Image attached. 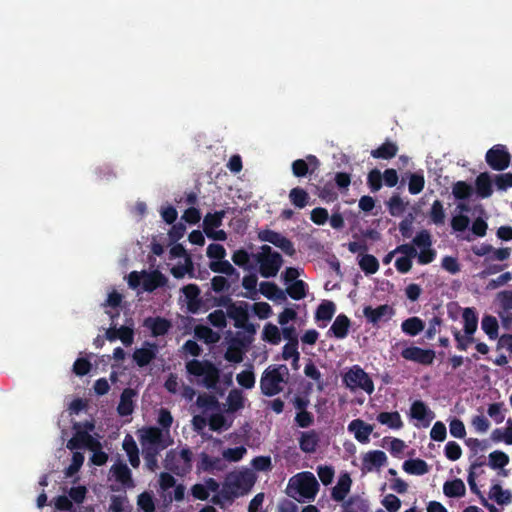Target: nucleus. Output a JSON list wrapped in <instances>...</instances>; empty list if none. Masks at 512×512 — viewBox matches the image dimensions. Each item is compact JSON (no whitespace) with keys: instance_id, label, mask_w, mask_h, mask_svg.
Instances as JSON below:
<instances>
[{"instance_id":"0eeeda50","label":"nucleus","mask_w":512,"mask_h":512,"mask_svg":"<svg viewBox=\"0 0 512 512\" xmlns=\"http://www.w3.org/2000/svg\"><path fill=\"white\" fill-rule=\"evenodd\" d=\"M343 382L351 390L362 389L369 395L374 392L373 380L359 365H353L343 375Z\"/></svg>"},{"instance_id":"393cba45","label":"nucleus","mask_w":512,"mask_h":512,"mask_svg":"<svg viewBox=\"0 0 512 512\" xmlns=\"http://www.w3.org/2000/svg\"><path fill=\"white\" fill-rule=\"evenodd\" d=\"M137 395V392L132 388H125L120 396V401L117 406V412L120 416L126 417L134 411L133 398Z\"/></svg>"},{"instance_id":"dca6fc26","label":"nucleus","mask_w":512,"mask_h":512,"mask_svg":"<svg viewBox=\"0 0 512 512\" xmlns=\"http://www.w3.org/2000/svg\"><path fill=\"white\" fill-rule=\"evenodd\" d=\"M320 166V161L315 155H308L306 160L297 159L292 162V173L295 177H305L308 173L312 174Z\"/></svg>"},{"instance_id":"8fccbe9b","label":"nucleus","mask_w":512,"mask_h":512,"mask_svg":"<svg viewBox=\"0 0 512 512\" xmlns=\"http://www.w3.org/2000/svg\"><path fill=\"white\" fill-rule=\"evenodd\" d=\"M287 294L294 300H301L306 297L307 285L303 280H295L286 289Z\"/></svg>"},{"instance_id":"e433bc0d","label":"nucleus","mask_w":512,"mask_h":512,"mask_svg":"<svg viewBox=\"0 0 512 512\" xmlns=\"http://www.w3.org/2000/svg\"><path fill=\"white\" fill-rule=\"evenodd\" d=\"M342 507V512H369L368 501L358 495L351 496Z\"/></svg>"},{"instance_id":"c85d7f7f","label":"nucleus","mask_w":512,"mask_h":512,"mask_svg":"<svg viewBox=\"0 0 512 512\" xmlns=\"http://www.w3.org/2000/svg\"><path fill=\"white\" fill-rule=\"evenodd\" d=\"M319 441V434L315 430L302 432L299 439V447L305 453H314Z\"/></svg>"},{"instance_id":"338daca9","label":"nucleus","mask_w":512,"mask_h":512,"mask_svg":"<svg viewBox=\"0 0 512 512\" xmlns=\"http://www.w3.org/2000/svg\"><path fill=\"white\" fill-rule=\"evenodd\" d=\"M236 380L245 389H251L255 385V375L250 370H244L237 374Z\"/></svg>"},{"instance_id":"20e7f679","label":"nucleus","mask_w":512,"mask_h":512,"mask_svg":"<svg viewBox=\"0 0 512 512\" xmlns=\"http://www.w3.org/2000/svg\"><path fill=\"white\" fill-rule=\"evenodd\" d=\"M259 265V273L264 278L275 277L283 264L282 256L269 245H262L260 252L252 254Z\"/></svg>"},{"instance_id":"ddd939ff","label":"nucleus","mask_w":512,"mask_h":512,"mask_svg":"<svg viewBox=\"0 0 512 512\" xmlns=\"http://www.w3.org/2000/svg\"><path fill=\"white\" fill-rule=\"evenodd\" d=\"M485 160L490 168L496 171H503L509 167L511 155L506 146L502 144L494 145L485 155Z\"/></svg>"},{"instance_id":"2eb2a0df","label":"nucleus","mask_w":512,"mask_h":512,"mask_svg":"<svg viewBox=\"0 0 512 512\" xmlns=\"http://www.w3.org/2000/svg\"><path fill=\"white\" fill-rule=\"evenodd\" d=\"M393 314V308L387 304L379 305L376 308L372 306H365L363 308V315L373 326H378L379 322L382 320H389Z\"/></svg>"},{"instance_id":"2f4dec72","label":"nucleus","mask_w":512,"mask_h":512,"mask_svg":"<svg viewBox=\"0 0 512 512\" xmlns=\"http://www.w3.org/2000/svg\"><path fill=\"white\" fill-rule=\"evenodd\" d=\"M220 490L221 496L228 503H232L235 498H237L240 495H243V493H241L238 482L233 481V478H231L229 474L226 476L225 481Z\"/></svg>"},{"instance_id":"603ef678","label":"nucleus","mask_w":512,"mask_h":512,"mask_svg":"<svg viewBox=\"0 0 512 512\" xmlns=\"http://www.w3.org/2000/svg\"><path fill=\"white\" fill-rule=\"evenodd\" d=\"M429 218H430V221L437 226L444 224L445 210H444L443 204L440 200H435L432 203V206H431V209L429 212Z\"/></svg>"},{"instance_id":"423d86ee","label":"nucleus","mask_w":512,"mask_h":512,"mask_svg":"<svg viewBox=\"0 0 512 512\" xmlns=\"http://www.w3.org/2000/svg\"><path fill=\"white\" fill-rule=\"evenodd\" d=\"M143 457H158L161 450L167 447L163 440V433L157 427H149L141 435Z\"/></svg>"},{"instance_id":"5701e85b","label":"nucleus","mask_w":512,"mask_h":512,"mask_svg":"<svg viewBox=\"0 0 512 512\" xmlns=\"http://www.w3.org/2000/svg\"><path fill=\"white\" fill-rule=\"evenodd\" d=\"M144 326L151 331L153 337L166 335L172 324L170 320L163 317H148L144 320Z\"/></svg>"},{"instance_id":"3c124183","label":"nucleus","mask_w":512,"mask_h":512,"mask_svg":"<svg viewBox=\"0 0 512 512\" xmlns=\"http://www.w3.org/2000/svg\"><path fill=\"white\" fill-rule=\"evenodd\" d=\"M262 339L272 345H277L281 341V332L276 325L267 323L263 328Z\"/></svg>"},{"instance_id":"7c9ffc66","label":"nucleus","mask_w":512,"mask_h":512,"mask_svg":"<svg viewBox=\"0 0 512 512\" xmlns=\"http://www.w3.org/2000/svg\"><path fill=\"white\" fill-rule=\"evenodd\" d=\"M476 192L480 198H489L492 193V180L488 172L480 173L475 180Z\"/></svg>"},{"instance_id":"39448f33","label":"nucleus","mask_w":512,"mask_h":512,"mask_svg":"<svg viewBox=\"0 0 512 512\" xmlns=\"http://www.w3.org/2000/svg\"><path fill=\"white\" fill-rule=\"evenodd\" d=\"M254 335L245 331H238L229 340L224 358L231 363H240L244 359L245 353L249 350L254 341Z\"/></svg>"},{"instance_id":"e2e57ef3","label":"nucleus","mask_w":512,"mask_h":512,"mask_svg":"<svg viewBox=\"0 0 512 512\" xmlns=\"http://www.w3.org/2000/svg\"><path fill=\"white\" fill-rule=\"evenodd\" d=\"M227 312L223 310H215L208 315V321L210 324L218 329H224L227 326Z\"/></svg>"},{"instance_id":"ea45409f","label":"nucleus","mask_w":512,"mask_h":512,"mask_svg":"<svg viewBox=\"0 0 512 512\" xmlns=\"http://www.w3.org/2000/svg\"><path fill=\"white\" fill-rule=\"evenodd\" d=\"M489 498L499 505H508L512 502V494L509 490H504L500 484H494L490 488Z\"/></svg>"},{"instance_id":"49530a36","label":"nucleus","mask_w":512,"mask_h":512,"mask_svg":"<svg viewBox=\"0 0 512 512\" xmlns=\"http://www.w3.org/2000/svg\"><path fill=\"white\" fill-rule=\"evenodd\" d=\"M290 202L297 208H304L309 201V194L301 187L292 188L289 192Z\"/></svg>"},{"instance_id":"1a4fd4ad","label":"nucleus","mask_w":512,"mask_h":512,"mask_svg":"<svg viewBox=\"0 0 512 512\" xmlns=\"http://www.w3.org/2000/svg\"><path fill=\"white\" fill-rule=\"evenodd\" d=\"M432 236L426 229L419 231L413 238V244L420 249L417 260L421 265H427L436 258V251L432 248Z\"/></svg>"},{"instance_id":"680f3d73","label":"nucleus","mask_w":512,"mask_h":512,"mask_svg":"<svg viewBox=\"0 0 512 512\" xmlns=\"http://www.w3.org/2000/svg\"><path fill=\"white\" fill-rule=\"evenodd\" d=\"M383 177L378 169H372L367 176V184L371 192H377L382 188Z\"/></svg>"},{"instance_id":"79ce46f5","label":"nucleus","mask_w":512,"mask_h":512,"mask_svg":"<svg viewBox=\"0 0 512 512\" xmlns=\"http://www.w3.org/2000/svg\"><path fill=\"white\" fill-rule=\"evenodd\" d=\"M425 328L424 322L419 317H410L401 324L402 331L409 336H416Z\"/></svg>"},{"instance_id":"052dcab7","label":"nucleus","mask_w":512,"mask_h":512,"mask_svg":"<svg viewBox=\"0 0 512 512\" xmlns=\"http://www.w3.org/2000/svg\"><path fill=\"white\" fill-rule=\"evenodd\" d=\"M453 336H454V339L457 342L456 347L460 351H466L470 344L476 342V340L474 338V335H472V334L467 335L465 333H464V335H462L460 333V331L457 330L456 328L453 331Z\"/></svg>"},{"instance_id":"6ab92c4d","label":"nucleus","mask_w":512,"mask_h":512,"mask_svg":"<svg viewBox=\"0 0 512 512\" xmlns=\"http://www.w3.org/2000/svg\"><path fill=\"white\" fill-rule=\"evenodd\" d=\"M157 354V345L146 341L144 347L138 348L133 352V360L139 367H145L149 365Z\"/></svg>"},{"instance_id":"a878e982","label":"nucleus","mask_w":512,"mask_h":512,"mask_svg":"<svg viewBox=\"0 0 512 512\" xmlns=\"http://www.w3.org/2000/svg\"><path fill=\"white\" fill-rule=\"evenodd\" d=\"M352 480L348 473L341 474L337 484L333 487L331 497L334 501H344L347 494L350 492Z\"/></svg>"},{"instance_id":"f3484780","label":"nucleus","mask_w":512,"mask_h":512,"mask_svg":"<svg viewBox=\"0 0 512 512\" xmlns=\"http://www.w3.org/2000/svg\"><path fill=\"white\" fill-rule=\"evenodd\" d=\"M110 473L112 474L114 480L120 483L124 488H134L135 483L132 478V472L127 464L122 461H117L110 468Z\"/></svg>"},{"instance_id":"f03ea898","label":"nucleus","mask_w":512,"mask_h":512,"mask_svg":"<svg viewBox=\"0 0 512 512\" xmlns=\"http://www.w3.org/2000/svg\"><path fill=\"white\" fill-rule=\"evenodd\" d=\"M186 371L189 375L202 377L201 384L209 389L214 390L220 381V370L208 360L192 359L185 364Z\"/></svg>"},{"instance_id":"5fc2aeb1","label":"nucleus","mask_w":512,"mask_h":512,"mask_svg":"<svg viewBox=\"0 0 512 512\" xmlns=\"http://www.w3.org/2000/svg\"><path fill=\"white\" fill-rule=\"evenodd\" d=\"M229 411L236 412L244 407V397L240 390L232 389L227 397Z\"/></svg>"},{"instance_id":"a211bd4d","label":"nucleus","mask_w":512,"mask_h":512,"mask_svg":"<svg viewBox=\"0 0 512 512\" xmlns=\"http://www.w3.org/2000/svg\"><path fill=\"white\" fill-rule=\"evenodd\" d=\"M187 301V309L191 313H197L202 306L201 290L196 284H188L181 288Z\"/></svg>"},{"instance_id":"bb28decb","label":"nucleus","mask_w":512,"mask_h":512,"mask_svg":"<svg viewBox=\"0 0 512 512\" xmlns=\"http://www.w3.org/2000/svg\"><path fill=\"white\" fill-rule=\"evenodd\" d=\"M350 326V319L345 314H339L328 330V334H332L337 339H344L349 333Z\"/></svg>"},{"instance_id":"7ed1b4c3","label":"nucleus","mask_w":512,"mask_h":512,"mask_svg":"<svg viewBox=\"0 0 512 512\" xmlns=\"http://www.w3.org/2000/svg\"><path fill=\"white\" fill-rule=\"evenodd\" d=\"M164 467L171 473L184 477L192 471L193 452L186 446L181 449H170L164 459Z\"/></svg>"},{"instance_id":"de8ad7c7","label":"nucleus","mask_w":512,"mask_h":512,"mask_svg":"<svg viewBox=\"0 0 512 512\" xmlns=\"http://www.w3.org/2000/svg\"><path fill=\"white\" fill-rule=\"evenodd\" d=\"M359 266L361 270L367 274H375L379 269V262L374 255L365 254L359 260Z\"/></svg>"},{"instance_id":"774afa93","label":"nucleus","mask_w":512,"mask_h":512,"mask_svg":"<svg viewBox=\"0 0 512 512\" xmlns=\"http://www.w3.org/2000/svg\"><path fill=\"white\" fill-rule=\"evenodd\" d=\"M494 183L496 188L500 191L512 188V173L509 172L495 175Z\"/></svg>"},{"instance_id":"f704fd0d","label":"nucleus","mask_w":512,"mask_h":512,"mask_svg":"<svg viewBox=\"0 0 512 512\" xmlns=\"http://www.w3.org/2000/svg\"><path fill=\"white\" fill-rule=\"evenodd\" d=\"M443 492L447 497L458 498L465 495L466 487L461 479L456 478L444 483Z\"/></svg>"},{"instance_id":"412c9836","label":"nucleus","mask_w":512,"mask_h":512,"mask_svg":"<svg viewBox=\"0 0 512 512\" xmlns=\"http://www.w3.org/2000/svg\"><path fill=\"white\" fill-rule=\"evenodd\" d=\"M348 431L354 434L355 439L366 444L370 441V435L373 432V426L365 423L361 419H354L348 425Z\"/></svg>"},{"instance_id":"f8f14e48","label":"nucleus","mask_w":512,"mask_h":512,"mask_svg":"<svg viewBox=\"0 0 512 512\" xmlns=\"http://www.w3.org/2000/svg\"><path fill=\"white\" fill-rule=\"evenodd\" d=\"M295 478L294 487L297 493L307 500H314L319 490V484L314 474L311 472H302Z\"/></svg>"},{"instance_id":"473e14b6","label":"nucleus","mask_w":512,"mask_h":512,"mask_svg":"<svg viewBox=\"0 0 512 512\" xmlns=\"http://www.w3.org/2000/svg\"><path fill=\"white\" fill-rule=\"evenodd\" d=\"M122 446L127 453L131 466L138 468L140 465L139 449L133 437L127 434L123 440Z\"/></svg>"},{"instance_id":"9d476101","label":"nucleus","mask_w":512,"mask_h":512,"mask_svg":"<svg viewBox=\"0 0 512 512\" xmlns=\"http://www.w3.org/2000/svg\"><path fill=\"white\" fill-rule=\"evenodd\" d=\"M258 239L262 242H268L279 248L283 253L292 257L296 254L294 243L284 235L271 229H262L258 232Z\"/></svg>"},{"instance_id":"cd10ccee","label":"nucleus","mask_w":512,"mask_h":512,"mask_svg":"<svg viewBox=\"0 0 512 512\" xmlns=\"http://www.w3.org/2000/svg\"><path fill=\"white\" fill-rule=\"evenodd\" d=\"M387 462L386 454L381 450L369 451L363 457V468L372 471L374 468H380Z\"/></svg>"},{"instance_id":"72a5a7b5","label":"nucleus","mask_w":512,"mask_h":512,"mask_svg":"<svg viewBox=\"0 0 512 512\" xmlns=\"http://www.w3.org/2000/svg\"><path fill=\"white\" fill-rule=\"evenodd\" d=\"M377 421L390 429L399 430L403 427V421L398 411L380 412L377 415Z\"/></svg>"},{"instance_id":"bf43d9fd","label":"nucleus","mask_w":512,"mask_h":512,"mask_svg":"<svg viewBox=\"0 0 512 512\" xmlns=\"http://www.w3.org/2000/svg\"><path fill=\"white\" fill-rule=\"evenodd\" d=\"M247 453V449L244 446H238L234 448H227L223 451V460L229 462H238Z\"/></svg>"},{"instance_id":"09e8293b","label":"nucleus","mask_w":512,"mask_h":512,"mask_svg":"<svg viewBox=\"0 0 512 512\" xmlns=\"http://www.w3.org/2000/svg\"><path fill=\"white\" fill-rule=\"evenodd\" d=\"M452 194L457 200H467L473 194V188L465 181H457L453 184Z\"/></svg>"},{"instance_id":"69168bd1","label":"nucleus","mask_w":512,"mask_h":512,"mask_svg":"<svg viewBox=\"0 0 512 512\" xmlns=\"http://www.w3.org/2000/svg\"><path fill=\"white\" fill-rule=\"evenodd\" d=\"M196 404L203 409L213 410L216 409L219 405L217 398L210 394H200L197 398Z\"/></svg>"},{"instance_id":"f257e3e1","label":"nucleus","mask_w":512,"mask_h":512,"mask_svg":"<svg viewBox=\"0 0 512 512\" xmlns=\"http://www.w3.org/2000/svg\"><path fill=\"white\" fill-rule=\"evenodd\" d=\"M289 375V369L286 365H270L267 367L260 379L261 393L267 397H272L282 392V384L286 383L285 377Z\"/></svg>"},{"instance_id":"58836bf2","label":"nucleus","mask_w":512,"mask_h":512,"mask_svg":"<svg viewBox=\"0 0 512 512\" xmlns=\"http://www.w3.org/2000/svg\"><path fill=\"white\" fill-rule=\"evenodd\" d=\"M194 335L197 339L204 341L206 344H215L220 340V334L218 332L201 324L195 327Z\"/></svg>"},{"instance_id":"a19ab883","label":"nucleus","mask_w":512,"mask_h":512,"mask_svg":"<svg viewBox=\"0 0 512 512\" xmlns=\"http://www.w3.org/2000/svg\"><path fill=\"white\" fill-rule=\"evenodd\" d=\"M260 292L266 298L273 300H286V295L275 283L264 281L260 283Z\"/></svg>"},{"instance_id":"c9c22d12","label":"nucleus","mask_w":512,"mask_h":512,"mask_svg":"<svg viewBox=\"0 0 512 512\" xmlns=\"http://www.w3.org/2000/svg\"><path fill=\"white\" fill-rule=\"evenodd\" d=\"M402 467L406 473L411 475H424L429 472V465L420 458L406 460Z\"/></svg>"},{"instance_id":"c756f323","label":"nucleus","mask_w":512,"mask_h":512,"mask_svg":"<svg viewBox=\"0 0 512 512\" xmlns=\"http://www.w3.org/2000/svg\"><path fill=\"white\" fill-rule=\"evenodd\" d=\"M398 146L395 142L386 140L378 148L371 150L370 155L375 159L389 160L397 155Z\"/></svg>"},{"instance_id":"6e6d98bb","label":"nucleus","mask_w":512,"mask_h":512,"mask_svg":"<svg viewBox=\"0 0 512 512\" xmlns=\"http://www.w3.org/2000/svg\"><path fill=\"white\" fill-rule=\"evenodd\" d=\"M509 463L508 455L503 451H493L489 454V466L492 469H502Z\"/></svg>"},{"instance_id":"864d4df0","label":"nucleus","mask_w":512,"mask_h":512,"mask_svg":"<svg viewBox=\"0 0 512 512\" xmlns=\"http://www.w3.org/2000/svg\"><path fill=\"white\" fill-rule=\"evenodd\" d=\"M229 476L233 478V481H237L241 490V493H247L254 484V478L249 473H230Z\"/></svg>"},{"instance_id":"b1692460","label":"nucleus","mask_w":512,"mask_h":512,"mask_svg":"<svg viewBox=\"0 0 512 512\" xmlns=\"http://www.w3.org/2000/svg\"><path fill=\"white\" fill-rule=\"evenodd\" d=\"M199 471L213 473L215 471H223L226 469V463L222 458L211 457L207 453L202 452L200 460L197 464Z\"/></svg>"},{"instance_id":"c03bdc74","label":"nucleus","mask_w":512,"mask_h":512,"mask_svg":"<svg viewBox=\"0 0 512 512\" xmlns=\"http://www.w3.org/2000/svg\"><path fill=\"white\" fill-rule=\"evenodd\" d=\"M481 328L490 340H495L498 338L499 325L496 317L492 315L483 316L481 320Z\"/></svg>"},{"instance_id":"4c0bfd02","label":"nucleus","mask_w":512,"mask_h":512,"mask_svg":"<svg viewBox=\"0 0 512 512\" xmlns=\"http://www.w3.org/2000/svg\"><path fill=\"white\" fill-rule=\"evenodd\" d=\"M462 318L464 322V333L474 335L478 327V316L475 309L472 307L465 308L462 313Z\"/></svg>"},{"instance_id":"9b49d317","label":"nucleus","mask_w":512,"mask_h":512,"mask_svg":"<svg viewBox=\"0 0 512 512\" xmlns=\"http://www.w3.org/2000/svg\"><path fill=\"white\" fill-rule=\"evenodd\" d=\"M73 430L74 435L73 437L68 440L67 442V448L71 451L77 450V449H94L99 447V440L94 438L90 433L87 431L82 430V423L81 422H75L73 423Z\"/></svg>"},{"instance_id":"4468645a","label":"nucleus","mask_w":512,"mask_h":512,"mask_svg":"<svg viewBox=\"0 0 512 512\" xmlns=\"http://www.w3.org/2000/svg\"><path fill=\"white\" fill-rule=\"evenodd\" d=\"M401 356L405 360L429 366L435 359V351L432 349H423L417 346H410L404 348L401 351Z\"/></svg>"},{"instance_id":"4d7b16f0","label":"nucleus","mask_w":512,"mask_h":512,"mask_svg":"<svg viewBox=\"0 0 512 512\" xmlns=\"http://www.w3.org/2000/svg\"><path fill=\"white\" fill-rule=\"evenodd\" d=\"M425 185L423 173H411L409 176L408 190L412 195L419 194Z\"/></svg>"},{"instance_id":"a18cd8bd","label":"nucleus","mask_w":512,"mask_h":512,"mask_svg":"<svg viewBox=\"0 0 512 512\" xmlns=\"http://www.w3.org/2000/svg\"><path fill=\"white\" fill-rule=\"evenodd\" d=\"M336 311V306L332 301H323L316 309L315 319L317 321L329 322Z\"/></svg>"},{"instance_id":"13d9d810","label":"nucleus","mask_w":512,"mask_h":512,"mask_svg":"<svg viewBox=\"0 0 512 512\" xmlns=\"http://www.w3.org/2000/svg\"><path fill=\"white\" fill-rule=\"evenodd\" d=\"M84 459V455L81 452H73L71 464L64 471L65 477L70 478L78 473L84 463Z\"/></svg>"},{"instance_id":"aec40b11","label":"nucleus","mask_w":512,"mask_h":512,"mask_svg":"<svg viewBox=\"0 0 512 512\" xmlns=\"http://www.w3.org/2000/svg\"><path fill=\"white\" fill-rule=\"evenodd\" d=\"M410 416L413 419L422 422L423 427H428L435 415L433 411L421 400H416L412 403L410 408Z\"/></svg>"},{"instance_id":"6e6552de","label":"nucleus","mask_w":512,"mask_h":512,"mask_svg":"<svg viewBox=\"0 0 512 512\" xmlns=\"http://www.w3.org/2000/svg\"><path fill=\"white\" fill-rule=\"evenodd\" d=\"M227 316L234 320V327L250 334H256V326L249 322L248 304L230 303L227 307Z\"/></svg>"},{"instance_id":"0e129e2a","label":"nucleus","mask_w":512,"mask_h":512,"mask_svg":"<svg viewBox=\"0 0 512 512\" xmlns=\"http://www.w3.org/2000/svg\"><path fill=\"white\" fill-rule=\"evenodd\" d=\"M209 427L212 431H221L228 429L230 424L222 413H214L209 418Z\"/></svg>"},{"instance_id":"37998d69","label":"nucleus","mask_w":512,"mask_h":512,"mask_svg":"<svg viewBox=\"0 0 512 512\" xmlns=\"http://www.w3.org/2000/svg\"><path fill=\"white\" fill-rule=\"evenodd\" d=\"M225 215V210L216 211L215 213H207L203 219L204 233L220 227Z\"/></svg>"},{"instance_id":"4be33fe9","label":"nucleus","mask_w":512,"mask_h":512,"mask_svg":"<svg viewBox=\"0 0 512 512\" xmlns=\"http://www.w3.org/2000/svg\"><path fill=\"white\" fill-rule=\"evenodd\" d=\"M143 275V289L146 292H153L159 287H163L167 284V277L159 270H154L150 273L142 271Z\"/></svg>"}]
</instances>
